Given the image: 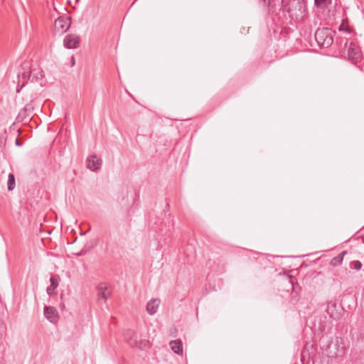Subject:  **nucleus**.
Masks as SVG:
<instances>
[{
  "label": "nucleus",
  "mask_w": 364,
  "mask_h": 364,
  "mask_svg": "<svg viewBox=\"0 0 364 364\" xmlns=\"http://www.w3.org/2000/svg\"><path fill=\"white\" fill-rule=\"evenodd\" d=\"M33 110V107L31 103L26 105V106L19 112V116L23 118L29 117L31 113Z\"/></svg>",
  "instance_id": "17"
},
{
  "label": "nucleus",
  "mask_w": 364,
  "mask_h": 364,
  "mask_svg": "<svg viewBox=\"0 0 364 364\" xmlns=\"http://www.w3.org/2000/svg\"><path fill=\"white\" fill-rule=\"evenodd\" d=\"M348 48V56L350 60L356 61L360 58V50L354 42H350L348 46V41H346L345 43V48Z\"/></svg>",
  "instance_id": "5"
},
{
  "label": "nucleus",
  "mask_w": 364,
  "mask_h": 364,
  "mask_svg": "<svg viewBox=\"0 0 364 364\" xmlns=\"http://www.w3.org/2000/svg\"><path fill=\"white\" fill-rule=\"evenodd\" d=\"M97 294L100 298L105 301L110 296L111 293L107 289V284L105 282L100 283L97 286Z\"/></svg>",
  "instance_id": "11"
},
{
  "label": "nucleus",
  "mask_w": 364,
  "mask_h": 364,
  "mask_svg": "<svg viewBox=\"0 0 364 364\" xmlns=\"http://www.w3.org/2000/svg\"><path fill=\"white\" fill-rule=\"evenodd\" d=\"M75 1H76V2H77V1H78V0H75Z\"/></svg>",
  "instance_id": "28"
},
{
  "label": "nucleus",
  "mask_w": 364,
  "mask_h": 364,
  "mask_svg": "<svg viewBox=\"0 0 364 364\" xmlns=\"http://www.w3.org/2000/svg\"><path fill=\"white\" fill-rule=\"evenodd\" d=\"M170 348L176 354L183 353V344L181 340L171 341L169 343Z\"/></svg>",
  "instance_id": "15"
},
{
  "label": "nucleus",
  "mask_w": 364,
  "mask_h": 364,
  "mask_svg": "<svg viewBox=\"0 0 364 364\" xmlns=\"http://www.w3.org/2000/svg\"><path fill=\"white\" fill-rule=\"evenodd\" d=\"M43 71L39 69H33L30 72L26 73L23 72L22 73V77L23 80H29L31 77H32V82L38 80L43 78Z\"/></svg>",
  "instance_id": "9"
},
{
  "label": "nucleus",
  "mask_w": 364,
  "mask_h": 364,
  "mask_svg": "<svg viewBox=\"0 0 364 364\" xmlns=\"http://www.w3.org/2000/svg\"><path fill=\"white\" fill-rule=\"evenodd\" d=\"M346 350L343 339L337 336L330 342L326 350L328 357L336 358L342 357L346 353Z\"/></svg>",
  "instance_id": "2"
},
{
  "label": "nucleus",
  "mask_w": 364,
  "mask_h": 364,
  "mask_svg": "<svg viewBox=\"0 0 364 364\" xmlns=\"http://www.w3.org/2000/svg\"><path fill=\"white\" fill-rule=\"evenodd\" d=\"M362 267H363V264L359 260L352 261L350 263V267L353 268L357 271L360 270Z\"/></svg>",
  "instance_id": "22"
},
{
  "label": "nucleus",
  "mask_w": 364,
  "mask_h": 364,
  "mask_svg": "<svg viewBox=\"0 0 364 364\" xmlns=\"http://www.w3.org/2000/svg\"><path fill=\"white\" fill-rule=\"evenodd\" d=\"M16 145L17 146H21L22 142H21L18 139L16 140Z\"/></svg>",
  "instance_id": "24"
},
{
  "label": "nucleus",
  "mask_w": 364,
  "mask_h": 364,
  "mask_svg": "<svg viewBox=\"0 0 364 364\" xmlns=\"http://www.w3.org/2000/svg\"><path fill=\"white\" fill-rule=\"evenodd\" d=\"M71 63H72V66H73L75 65V58L73 56L71 58Z\"/></svg>",
  "instance_id": "25"
},
{
  "label": "nucleus",
  "mask_w": 364,
  "mask_h": 364,
  "mask_svg": "<svg viewBox=\"0 0 364 364\" xmlns=\"http://www.w3.org/2000/svg\"><path fill=\"white\" fill-rule=\"evenodd\" d=\"M70 17H58L54 22L55 32L63 34L66 32L70 26Z\"/></svg>",
  "instance_id": "4"
},
{
  "label": "nucleus",
  "mask_w": 364,
  "mask_h": 364,
  "mask_svg": "<svg viewBox=\"0 0 364 364\" xmlns=\"http://www.w3.org/2000/svg\"><path fill=\"white\" fill-rule=\"evenodd\" d=\"M314 37L319 47L327 48L333 44V31L329 28H318Z\"/></svg>",
  "instance_id": "1"
},
{
  "label": "nucleus",
  "mask_w": 364,
  "mask_h": 364,
  "mask_svg": "<svg viewBox=\"0 0 364 364\" xmlns=\"http://www.w3.org/2000/svg\"><path fill=\"white\" fill-rule=\"evenodd\" d=\"M261 6L264 9L269 0H257Z\"/></svg>",
  "instance_id": "23"
},
{
  "label": "nucleus",
  "mask_w": 364,
  "mask_h": 364,
  "mask_svg": "<svg viewBox=\"0 0 364 364\" xmlns=\"http://www.w3.org/2000/svg\"><path fill=\"white\" fill-rule=\"evenodd\" d=\"M348 19H343L342 21V23L340 25L339 28H338V30L340 31H346L348 33H351V29L350 28V27L348 26Z\"/></svg>",
  "instance_id": "21"
},
{
  "label": "nucleus",
  "mask_w": 364,
  "mask_h": 364,
  "mask_svg": "<svg viewBox=\"0 0 364 364\" xmlns=\"http://www.w3.org/2000/svg\"><path fill=\"white\" fill-rule=\"evenodd\" d=\"M124 336L127 343L131 347H135V346L137 345V341H139L138 336L134 330H126L124 333Z\"/></svg>",
  "instance_id": "8"
},
{
  "label": "nucleus",
  "mask_w": 364,
  "mask_h": 364,
  "mask_svg": "<svg viewBox=\"0 0 364 364\" xmlns=\"http://www.w3.org/2000/svg\"><path fill=\"white\" fill-rule=\"evenodd\" d=\"M284 3V0H269L264 9H267L268 13L271 14L276 12L278 6H280L279 9L284 11L287 6Z\"/></svg>",
  "instance_id": "7"
},
{
  "label": "nucleus",
  "mask_w": 364,
  "mask_h": 364,
  "mask_svg": "<svg viewBox=\"0 0 364 364\" xmlns=\"http://www.w3.org/2000/svg\"><path fill=\"white\" fill-rule=\"evenodd\" d=\"M332 3V0H314V5L320 9L328 8Z\"/></svg>",
  "instance_id": "18"
},
{
  "label": "nucleus",
  "mask_w": 364,
  "mask_h": 364,
  "mask_svg": "<svg viewBox=\"0 0 364 364\" xmlns=\"http://www.w3.org/2000/svg\"><path fill=\"white\" fill-rule=\"evenodd\" d=\"M84 254H85V252L82 251V252H80L76 253L75 255H76L77 256H81V255H83Z\"/></svg>",
  "instance_id": "26"
},
{
  "label": "nucleus",
  "mask_w": 364,
  "mask_h": 364,
  "mask_svg": "<svg viewBox=\"0 0 364 364\" xmlns=\"http://www.w3.org/2000/svg\"><path fill=\"white\" fill-rule=\"evenodd\" d=\"M149 346L150 342L146 339H141L140 341H137V345L135 346L136 348H138L141 350L148 348Z\"/></svg>",
  "instance_id": "20"
},
{
  "label": "nucleus",
  "mask_w": 364,
  "mask_h": 364,
  "mask_svg": "<svg viewBox=\"0 0 364 364\" xmlns=\"http://www.w3.org/2000/svg\"><path fill=\"white\" fill-rule=\"evenodd\" d=\"M15 188V177L13 173H9L8 176L7 188L8 191H13Z\"/></svg>",
  "instance_id": "19"
},
{
  "label": "nucleus",
  "mask_w": 364,
  "mask_h": 364,
  "mask_svg": "<svg viewBox=\"0 0 364 364\" xmlns=\"http://www.w3.org/2000/svg\"><path fill=\"white\" fill-rule=\"evenodd\" d=\"M80 37L75 34H68L65 36L63 40V45L68 49H74L80 45Z\"/></svg>",
  "instance_id": "6"
},
{
  "label": "nucleus",
  "mask_w": 364,
  "mask_h": 364,
  "mask_svg": "<svg viewBox=\"0 0 364 364\" xmlns=\"http://www.w3.org/2000/svg\"><path fill=\"white\" fill-rule=\"evenodd\" d=\"M44 315L50 322H55L58 318V314L56 309L53 306H45Z\"/></svg>",
  "instance_id": "10"
},
{
  "label": "nucleus",
  "mask_w": 364,
  "mask_h": 364,
  "mask_svg": "<svg viewBox=\"0 0 364 364\" xmlns=\"http://www.w3.org/2000/svg\"><path fill=\"white\" fill-rule=\"evenodd\" d=\"M88 168L96 171L99 169L102 165V159H98L96 155H92L90 158L87 159Z\"/></svg>",
  "instance_id": "12"
},
{
  "label": "nucleus",
  "mask_w": 364,
  "mask_h": 364,
  "mask_svg": "<svg viewBox=\"0 0 364 364\" xmlns=\"http://www.w3.org/2000/svg\"><path fill=\"white\" fill-rule=\"evenodd\" d=\"M159 304L160 300L159 299H151L146 304V311L148 314L150 315L154 314L157 311Z\"/></svg>",
  "instance_id": "13"
},
{
  "label": "nucleus",
  "mask_w": 364,
  "mask_h": 364,
  "mask_svg": "<svg viewBox=\"0 0 364 364\" xmlns=\"http://www.w3.org/2000/svg\"><path fill=\"white\" fill-rule=\"evenodd\" d=\"M286 6L284 11H287L292 19L299 21L303 18L304 14L306 11L304 4L299 1L294 0Z\"/></svg>",
  "instance_id": "3"
},
{
  "label": "nucleus",
  "mask_w": 364,
  "mask_h": 364,
  "mask_svg": "<svg viewBox=\"0 0 364 364\" xmlns=\"http://www.w3.org/2000/svg\"><path fill=\"white\" fill-rule=\"evenodd\" d=\"M60 280V277L57 274L53 275L50 277V285L46 289L47 294L48 295L50 296L53 294L54 290L58 287V286L59 284Z\"/></svg>",
  "instance_id": "14"
},
{
  "label": "nucleus",
  "mask_w": 364,
  "mask_h": 364,
  "mask_svg": "<svg viewBox=\"0 0 364 364\" xmlns=\"http://www.w3.org/2000/svg\"><path fill=\"white\" fill-rule=\"evenodd\" d=\"M60 306H61V308H62V309H64V308H65V304H60Z\"/></svg>",
  "instance_id": "27"
},
{
  "label": "nucleus",
  "mask_w": 364,
  "mask_h": 364,
  "mask_svg": "<svg viewBox=\"0 0 364 364\" xmlns=\"http://www.w3.org/2000/svg\"><path fill=\"white\" fill-rule=\"evenodd\" d=\"M347 254L346 251H343L339 253L337 256L331 259L330 264L333 267L339 266L343 260L344 255Z\"/></svg>",
  "instance_id": "16"
}]
</instances>
